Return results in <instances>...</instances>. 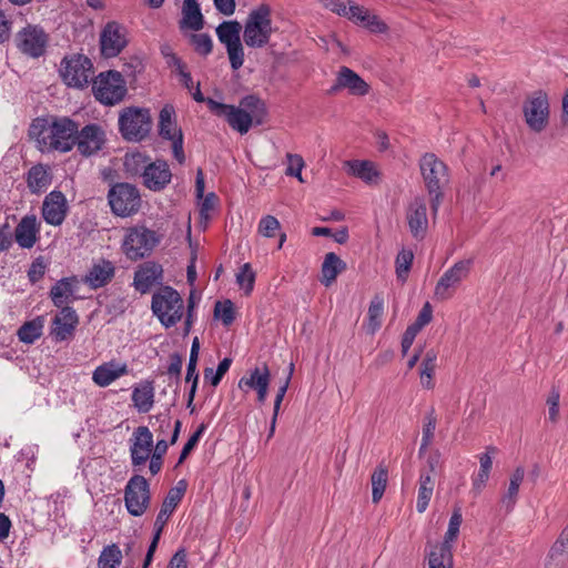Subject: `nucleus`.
<instances>
[{
	"label": "nucleus",
	"mask_w": 568,
	"mask_h": 568,
	"mask_svg": "<svg viewBox=\"0 0 568 568\" xmlns=\"http://www.w3.org/2000/svg\"><path fill=\"white\" fill-rule=\"evenodd\" d=\"M78 122L63 118H37L29 128V136L44 151L69 152L74 146Z\"/></svg>",
	"instance_id": "nucleus-1"
},
{
	"label": "nucleus",
	"mask_w": 568,
	"mask_h": 568,
	"mask_svg": "<svg viewBox=\"0 0 568 568\" xmlns=\"http://www.w3.org/2000/svg\"><path fill=\"white\" fill-rule=\"evenodd\" d=\"M419 170L430 197V209L437 215L444 197L443 187L449 181L448 166L434 153H425L419 160Z\"/></svg>",
	"instance_id": "nucleus-2"
},
{
	"label": "nucleus",
	"mask_w": 568,
	"mask_h": 568,
	"mask_svg": "<svg viewBox=\"0 0 568 568\" xmlns=\"http://www.w3.org/2000/svg\"><path fill=\"white\" fill-rule=\"evenodd\" d=\"M152 124L151 112L148 108L126 106L119 113V132L125 141H143L149 136Z\"/></svg>",
	"instance_id": "nucleus-3"
},
{
	"label": "nucleus",
	"mask_w": 568,
	"mask_h": 568,
	"mask_svg": "<svg viewBox=\"0 0 568 568\" xmlns=\"http://www.w3.org/2000/svg\"><path fill=\"white\" fill-rule=\"evenodd\" d=\"M162 236L145 225H135L125 231L122 241V252L130 261L142 260L154 251Z\"/></svg>",
	"instance_id": "nucleus-4"
},
{
	"label": "nucleus",
	"mask_w": 568,
	"mask_h": 568,
	"mask_svg": "<svg viewBox=\"0 0 568 568\" xmlns=\"http://www.w3.org/2000/svg\"><path fill=\"white\" fill-rule=\"evenodd\" d=\"M151 308L162 325L172 327L182 318L183 300L176 290L162 286L153 294Z\"/></svg>",
	"instance_id": "nucleus-5"
},
{
	"label": "nucleus",
	"mask_w": 568,
	"mask_h": 568,
	"mask_svg": "<svg viewBox=\"0 0 568 568\" xmlns=\"http://www.w3.org/2000/svg\"><path fill=\"white\" fill-rule=\"evenodd\" d=\"M92 92L101 104L115 105L122 102L128 93L126 82L119 71L101 72L93 80Z\"/></svg>",
	"instance_id": "nucleus-6"
},
{
	"label": "nucleus",
	"mask_w": 568,
	"mask_h": 568,
	"mask_svg": "<svg viewBox=\"0 0 568 568\" xmlns=\"http://www.w3.org/2000/svg\"><path fill=\"white\" fill-rule=\"evenodd\" d=\"M108 202L111 212L121 217L135 214L141 206L139 190L130 183H115L108 192Z\"/></svg>",
	"instance_id": "nucleus-7"
},
{
	"label": "nucleus",
	"mask_w": 568,
	"mask_h": 568,
	"mask_svg": "<svg viewBox=\"0 0 568 568\" xmlns=\"http://www.w3.org/2000/svg\"><path fill=\"white\" fill-rule=\"evenodd\" d=\"M525 122L530 131L542 132L549 124L550 105L548 94L538 90L532 92L523 104Z\"/></svg>",
	"instance_id": "nucleus-8"
},
{
	"label": "nucleus",
	"mask_w": 568,
	"mask_h": 568,
	"mask_svg": "<svg viewBox=\"0 0 568 568\" xmlns=\"http://www.w3.org/2000/svg\"><path fill=\"white\" fill-rule=\"evenodd\" d=\"M60 74L68 87L84 88L93 77V64L84 54H72L62 60Z\"/></svg>",
	"instance_id": "nucleus-9"
},
{
	"label": "nucleus",
	"mask_w": 568,
	"mask_h": 568,
	"mask_svg": "<svg viewBox=\"0 0 568 568\" xmlns=\"http://www.w3.org/2000/svg\"><path fill=\"white\" fill-rule=\"evenodd\" d=\"M151 503L149 481L141 475H133L124 488V504L131 516H142Z\"/></svg>",
	"instance_id": "nucleus-10"
},
{
	"label": "nucleus",
	"mask_w": 568,
	"mask_h": 568,
	"mask_svg": "<svg viewBox=\"0 0 568 568\" xmlns=\"http://www.w3.org/2000/svg\"><path fill=\"white\" fill-rule=\"evenodd\" d=\"M159 135L172 142V152L174 159L183 164L185 162V154L183 150V133L178 128L175 120V110L171 104H165L159 114Z\"/></svg>",
	"instance_id": "nucleus-11"
},
{
	"label": "nucleus",
	"mask_w": 568,
	"mask_h": 568,
	"mask_svg": "<svg viewBox=\"0 0 568 568\" xmlns=\"http://www.w3.org/2000/svg\"><path fill=\"white\" fill-rule=\"evenodd\" d=\"M471 264V260H460L449 267L438 280L434 297L440 302L452 298L460 283L468 277Z\"/></svg>",
	"instance_id": "nucleus-12"
},
{
	"label": "nucleus",
	"mask_w": 568,
	"mask_h": 568,
	"mask_svg": "<svg viewBox=\"0 0 568 568\" xmlns=\"http://www.w3.org/2000/svg\"><path fill=\"white\" fill-rule=\"evenodd\" d=\"M206 105L214 115L223 118L233 130L241 134L248 132V112L242 108L248 105V97L241 99L240 106L221 103L214 99H209Z\"/></svg>",
	"instance_id": "nucleus-13"
},
{
	"label": "nucleus",
	"mask_w": 568,
	"mask_h": 568,
	"mask_svg": "<svg viewBox=\"0 0 568 568\" xmlns=\"http://www.w3.org/2000/svg\"><path fill=\"white\" fill-rule=\"evenodd\" d=\"M242 26L237 21H223L216 28L219 40L226 45L231 67L237 70L244 62V51L241 43Z\"/></svg>",
	"instance_id": "nucleus-14"
},
{
	"label": "nucleus",
	"mask_w": 568,
	"mask_h": 568,
	"mask_svg": "<svg viewBox=\"0 0 568 568\" xmlns=\"http://www.w3.org/2000/svg\"><path fill=\"white\" fill-rule=\"evenodd\" d=\"M14 41L23 54L40 58L45 53L49 36L41 27L28 24L16 34Z\"/></svg>",
	"instance_id": "nucleus-15"
},
{
	"label": "nucleus",
	"mask_w": 568,
	"mask_h": 568,
	"mask_svg": "<svg viewBox=\"0 0 568 568\" xmlns=\"http://www.w3.org/2000/svg\"><path fill=\"white\" fill-rule=\"evenodd\" d=\"M74 146L83 156H91L100 152L105 142L106 134L103 128L97 123H90L77 130Z\"/></svg>",
	"instance_id": "nucleus-16"
},
{
	"label": "nucleus",
	"mask_w": 568,
	"mask_h": 568,
	"mask_svg": "<svg viewBox=\"0 0 568 568\" xmlns=\"http://www.w3.org/2000/svg\"><path fill=\"white\" fill-rule=\"evenodd\" d=\"M271 7L262 3L251 11V47L261 48L268 43L273 32Z\"/></svg>",
	"instance_id": "nucleus-17"
},
{
	"label": "nucleus",
	"mask_w": 568,
	"mask_h": 568,
	"mask_svg": "<svg viewBox=\"0 0 568 568\" xmlns=\"http://www.w3.org/2000/svg\"><path fill=\"white\" fill-rule=\"evenodd\" d=\"M126 30L116 21L108 22L100 33V50L104 58L119 55L126 47Z\"/></svg>",
	"instance_id": "nucleus-18"
},
{
	"label": "nucleus",
	"mask_w": 568,
	"mask_h": 568,
	"mask_svg": "<svg viewBox=\"0 0 568 568\" xmlns=\"http://www.w3.org/2000/svg\"><path fill=\"white\" fill-rule=\"evenodd\" d=\"M164 280L163 266L155 261H146L134 272L133 286L141 294L149 293L153 286L162 285Z\"/></svg>",
	"instance_id": "nucleus-19"
},
{
	"label": "nucleus",
	"mask_w": 568,
	"mask_h": 568,
	"mask_svg": "<svg viewBox=\"0 0 568 568\" xmlns=\"http://www.w3.org/2000/svg\"><path fill=\"white\" fill-rule=\"evenodd\" d=\"M345 89L349 94L363 97L369 92V84L348 67H341L327 93L334 95Z\"/></svg>",
	"instance_id": "nucleus-20"
},
{
	"label": "nucleus",
	"mask_w": 568,
	"mask_h": 568,
	"mask_svg": "<svg viewBox=\"0 0 568 568\" xmlns=\"http://www.w3.org/2000/svg\"><path fill=\"white\" fill-rule=\"evenodd\" d=\"M406 221L412 236L422 241L428 231L426 201L423 196L415 197L406 209Z\"/></svg>",
	"instance_id": "nucleus-21"
},
{
	"label": "nucleus",
	"mask_w": 568,
	"mask_h": 568,
	"mask_svg": "<svg viewBox=\"0 0 568 568\" xmlns=\"http://www.w3.org/2000/svg\"><path fill=\"white\" fill-rule=\"evenodd\" d=\"M153 450V434L146 426H139L134 429L130 445L132 466L144 465Z\"/></svg>",
	"instance_id": "nucleus-22"
},
{
	"label": "nucleus",
	"mask_w": 568,
	"mask_h": 568,
	"mask_svg": "<svg viewBox=\"0 0 568 568\" xmlns=\"http://www.w3.org/2000/svg\"><path fill=\"white\" fill-rule=\"evenodd\" d=\"M79 324V317L75 311L70 306H64L52 320L50 335L55 342H63L74 335Z\"/></svg>",
	"instance_id": "nucleus-23"
},
{
	"label": "nucleus",
	"mask_w": 568,
	"mask_h": 568,
	"mask_svg": "<svg viewBox=\"0 0 568 568\" xmlns=\"http://www.w3.org/2000/svg\"><path fill=\"white\" fill-rule=\"evenodd\" d=\"M67 215V200L62 192L52 191L43 201L42 216L50 225H61Z\"/></svg>",
	"instance_id": "nucleus-24"
},
{
	"label": "nucleus",
	"mask_w": 568,
	"mask_h": 568,
	"mask_svg": "<svg viewBox=\"0 0 568 568\" xmlns=\"http://www.w3.org/2000/svg\"><path fill=\"white\" fill-rule=\"evenodd\" d=\"M142 178L149 190L161 191L171 182L172 173L166 161L156 160L148 164Z\"/></svg>",
	"instance_id": "nucleus-25"
},
{
	"label": "nucleus",
	"mask_w": 568,
	"mask_h": 568,
	"mask_svg": "<svg viewBox=\"0 0 568 568\" xmlns=\"http://www.w3.org/2000/svg\"><path fill=\"white\" fill-rule=\"evenodd\" d=\"M40 225L34 214L21 219L14 230V239L22 248H31L39 239Z\"/></svg>",
	"instance_id": "nucleus-26"
},
{
	"label": "nucleus",
	"mask_w": 568,
	"mask_h": 568,
	"mask_svg": "<svg viewBox=\"0 0 568 568\" xmlns=\"http://www.w3.org/2000/svg\"><path fill=\"white\" fill-rule=\"evenodd\" d=\"M115 267L109 260H100L93 264L84 277V283L91 288H100L105 286L114 277Z\"/></svg>",
	"instance_id": "nucleus-27"
},
{
	"label": "nucleus",
	"mask_w": 568,
	"mask_h": 568,
	"mask_svg": "<svg viewBox=\"0 0 568 568\" xmlns=\"http://www.w3.org/2000/svg\"><path fill=\"white\" fill-rule=\"evenodd\" d=\"M568 562V525L550 547L545 568H564Z\"/></svg>",
	"instance_id": "nucleus-28"
},
{
	"label": "nucleus",
	"mask_w": 568,
	"mask_h": 568,
	"mask_svg": "<svg viewBox=\"0 0 568 568\" xmlns=\"http://www.w3.org/2000/svg\"><path fill=\"white\" fill-rule=\"evenodd\" d=\"M126 364L108 362L98 366L92 374V381L100 387H106L119 377L128 374Z\"/></svg>",
	"instance_id": "nucleus-29"
},
{
	"label": "nucleus",
	"mask_w": 568,
	"mask_h": 568,
	"mask_svg": "<svg viewBox=\"0 0 568 568\" xmlns=\"http://www.w3.org/2000/svg\"><path fill=\"white\" fill-rule=\"evenodd\" d=\"M346 268V263L334 252H329L325 255L322 263V278L321 283L326 287L331 286L341 272Z\"/></svg>",
	"instance_id": "nucleus-30"
},
{
	"label": "nucleus",
	"mask_w": 568,
	"mask_h": 568,
	"mask_svg": "<svg viewBox=\"0 0 568 568\" xmlns=\"http://www.w3.org/2000/svg\"><path fill=\"white\" fill-rule=\"evenodd\" d=\"M132 402L140 413H148L154 404V387L150 381H144L133 388Z\"/></svg>",
	"instance_id": "nucleus-31"
},
{
	"label": "nucleus",
	"mask_w": 568,
	"mask_h": 568,
	"mask_svg": "<svg viewBox=\"0 0 568 568\" xmlns=\"http://www.w3.org/2000/svg\"><path fill=\"white\" fill-rule=\"evenodd\" d=\"M199 351H200V342L197 337L193 338L191 352H190V358L187 363L186 368V376L185 382H192L191 389L187 395V407H191L195 397L196 388H197V382H199V374L196 372V364L199 358Z\"/></svg>",
	"instance_id": "nucleus-32"
},
{
	"label": "nucleus",
	"mask_w": 568,
	"mask_h": 568,
	"mask_svg": "<svg viewBox=\"0 0 568 568\" xmlns=\"http://www.w3.org/2000/svg\"><path fill=\"white\" fill-rule=\"evenodd\" d=\"M27 184L31 193L39 194L51 184V175L44 165H33L27 173Z\"/></svg>",
	"instance_id": "nucleus-33"
},
{
	"label": "nucleus",
	"mask_w": 568,
	"mask_h": 568,
	"mask_svg": "<svg viewBox=\"0 0 568 568\" xmlns=\"http://www.w3.org/2000/svg\"><path fill=\"white\" fill-rule=\"evenodd\" d=\"M181 501V490L170 489L156 516L154 528L163 529L170 516Z\"/></svg>",
	"instance_id": "nucleus-34"
},
{
	"label": "nucleus",
	"mask_w": 568,
	"mask_h": 568,
	"mask_svg": "<svg viewBox=\"0 0 568 568\" xmlns=\"http://www.w3.org/2000/svg\"><path fill=\"white\" fill-rule=\"evenodd\" d=\"M435 488V478L432 474L422 473L418 481V495L416 509L423 514L426 511Z\"/></svg>",
	"instance_id": "nucleus-35"
},
{
	"label": "nucleus",
	"mask_w": 568,
	"mask_h": 568,
	"mask_svg": "<svg viewBox=\"0 0 568 568\" xmlns=\"http://www.w3.org/2000/svg\"><path fill=\"white\" fill-rule=\"evenodd\" d=\"M348 166V173L363 180L365 183L372 184L378 178V171L371 161L353 160L345 163Z\"/></svg>",
	"instance_id": "nucleus-36"
},
{
	"label": "nucleus",
	"mask_w": 568,
	"mask_h": 568,
	"mask_svg": "<svg viewBox=\"0 0 568 568\" xmlns=\"http://www.w3.org/2000/svg\"><path fill=\"white\" fill-rule=\"evenodd\" d=\"M428 568H453L452 546L435 545L428 555Z\"/></svg>",
	"instance_id": "nucleus-37"
},
{
	"label": "nucleus",
	"mask_w": 568,
	"mask_h": 568,
	"mask_svg": "<svg viewBox=\"0 0 568 568\" xmlns=\"http://www.w3.org/2000/svg\"><path fill=\"white\" fill-rule=\"evenodd\" d=\"M43 326V316H37L31 321L24 322L18 329L17 335L21 342L32 344L42 335Z\"/></svg>",
	"instance_id": "nucleus-38"
},
{
	"label": "nucleus",
	"mask_w": 568,
	"mask_h": 568,
	"mask_svg": "<svg viewBox=\"0 0 568 568\" xmlns=\"http://www.w3.org/2000/svg\"><path fill=\"white\" fill-rule=\"evenodd\" d=\"M182 22L194 31L203 28L204 20L196 0H184Z\"/></svg>",
	"instance_id": "nucleus-39"
},
{
	"label": "nucleus",
	"mask_w": 568,
	"mask_h": 568,
	"mask_svg": "<svg viewBox=\"0 0 568 568\" xmlns=\"http://www.w3.org/2000/svg\"><path fill=\"white\" fill-rule=\"evenodd\" d=\"M150 163V159L141 152L126 153L124 156V171L130 176L144 174V171Z\"/></svg>",
	"instance_id": "nucleus-40"
},
{
	"label": "nucleus",
	"mask_w": 568,
	"mask_h": 568,
	"mask_svg": "<svg viewBox=\"0 0 568 568\" xmlns=\"http://www.w3.org/2000/svg\"><path fill=\"white\" fill-rule=\"evenodd\" d=\"M384 313V300L379 295H375L368 306L367 312V332L376 333L382 325Z\"/></svg>",
	"instance_id": "nucleus-41"
},
{
	"label": "nucleus",
	"mask_w": 568,
	"mask_h": 568,
	"mask_svg": "<svg viewBox=\"0 0 568 568\" xmlns=\"http://www.w3.org/2000/svg\"><path fill=\"white\" fill-rule=\"evenodd\" d=\"M268 383L270 372L265 365L263 367H256L251 372V388L257 392V400L261 403L266 398Z\"/></svg>",
	"instance_id": "nucleus-42"
},
{
	"label": "nucleus",
	"mask_w": 568,
	"mask_h": 568,
	"mask_svg": "<svg viewBox=\"0 0 568 568\" xmlns=\"http://www.w3.org/2000/svg\"><path fill=\"white\" fill-rule=\"evenodd\" d=\"M437 354L434 349L426 353L419 371L420 384L426 389L434 387L433 376L436 368Z\"/></svg>",
	"instance_id": "nucleus-43"
},
{
	"label": "nucleus",
	"mask_w": 568,
	"mask_h": 568,
	"mask_svg": "<svg viewBox=\"0 0 568 568\" xmlns=\"http://www.w3.org/2000/svg\"><path fill=\"white\" fill-rule=\"evenodd\" d=\"M122 551L116 544L108 545L98 559L99 568H119L122 562Z\"/></svg>",
	"instance_id": "nucleus-44"
},
{
	"label": "nucleus",
	"mask_w": 568,
	"mask_h": 568,
	"mask_svg": "<svg viewBox=\"0 0 568 568\" xmlns=\"http://www.w3.org/2000/svg\"><path fill=\"white\" fill-rule=\"evenodd\" d=\"M270 122L266 103L257 97L251 95V129L264 126Z\"/></svg>",
	"instance_id": "nucleus-45"
},
{
	"label": "nucleus",
	"mask_w": 568,
	"mask_h": 568,
	"mask_svg": "<svg viewBox=\"0 0 568 568\" xmlns=\"http://www.w3.org/2000/svg\"><path fill=\"white\" fill-rule=\"evenodd\" d=\"M388 479L387 469L384 466H378L372 474V500L374 504H377L386 489Z\"/></svg>",
	"instance_id": "nucleus-46"
},
{
	"label": "nucleus",
	"mask_w": 568,
	"mask_h": 568,
	"mask_svg": "<svg viewBox=\"0 0 568 568\" xmlns=\"http://www.w3.org/2000/svg\"><path fill=\"white\" fill-rule=\"evenodd\" d=\"M73 294L71 283L67 278L60 280L50 291V296L57 307H64L69 297Z\"/></svg>",
	"instance_id": "nucleus-47"
},
{
	"label": "nucleus",
	"mask_w": 568,
	"mask_h": 568,
	"mask_svg": "<svg viewBox=\"0 0 568 568\" xmlns=\"http://www.w3.org/2000/svg\"><path fill=\"white\" fill-rule=\"evenodd\" d=\"M437 425V418L435 410L432 408L424 416L423 437L419 447V455H423L434 440L435 429Z\"/></svg>",
	"instance_id": "nucleus-48"
},
{
	"label": "nucleus",
	"mask_w": 568,
	"mask_h": 568,
	"mask_svg": "<svg viewBox=\"0 0 568 568\" xmlns=\"http://www.w3.org/2000/svg\"><path fill=\"white\" fill-rule=\"evenodd\" d=\"M414 260V253L412 250L403 248L396 256L395 268L397 278L402 282L407 280L409 270Z\"/></svg>",
	"instance_id": "nucleus-49"
},
{
	"label": "nucleus",
	"mask_w": 568,
	"mask_h": 568,
	"mask_svg": "<svg viewBox=\"0 0 568 568\" xmlns=\"http://www.w3.org/2000/svg\"><path fill=\"white\" fill-rule=\"evenodd\" d=\"M525 477V469L523 467H517L515 471L513 473L508 486L507 493L503 497V501L507 503L508 506L513 507L516 503V498L519 491V487L524 480Z\"/></svg>",
	"instance_id": "nucleus-50"
},
{
	"label": "nucleus",
	"mask_w": 568,
	"mask_h": 568,
	"mask_svg": "<svg viewBox=\"0 0 568 568\" xmlns=\"http://www.w3.org/2000/svg\"><path fill=\"white\" fill-rule=\"evenodd\" d=\"M322 6L332 11L333 13H336L339 17L351 19V10L353 7H355V2L349 0H320Z\"/></svg>",
	"instance_id": "nucleus-51"
},
{
	"label": "nucleus",
	"mask_w": 568,
	"mask_h": 568,
	"mask_svg": "<svg viewBox=\"0 0 568 568\" xmlns=\"http://www.w3.org/2000/svg\"><path fill=\"white\" fill-rule=\"evenodd\" d=\"M214 317L221 320L224 326H229L235 318L234 305L230 300L217 301L214 306Z\"/></svg>",
	"instance_id": "nucleus-52"
},
{
	"label": "nucleus",
	"mask_w": 568,
	"mask_h": 568,
	"mask_svg": "<svg viewBox=\"0 0 568 568\" xmlns=\"http://www.w3.org/2000/svg\"><path fill=\"white\" fill-rule=\"evenodd\" d=\"M463 521V515L462 509L459 507L455 508L452 517L449 519L448 529L445 534V540L442 544L450 545L453 542L459 532V528Z\"/></svg>",
	"instance_id": "nucleus-53"
},
{
	"label": "nucleus",
	"mask_w": 568,
	"mask_h": 568,
	"mask_svg": "<svg viewBox=\"0 0 568 568\" xmlns=\"http://www.w3.org/2000/svg\"><path fill=\"white\" fill-rule=\"evenodd\" d=\"M287 168L285 174L288 176H295L300 182H304L302 178V170L305 165L303 158L300 154H286Z\"/></svg>",
	"instance_id": "nucleus-54"
},
{
	"label": "nucleus",
	"mask_w": 568,
	"mask_h": 568,
	"mask_svg": "<svg viewBox=\"0 0 568 568\" xmlns=\"http://www.w3.org/2000/svg\"><path fill=\"white\" fill-rule=\"evenodd\" d=\"M280 229L278 220L273 215H266L261 219L257 225V233L264 237H273Z\"/></svg>",
	"instance_id": "nucleus-55"
},
{
	"label": "nucleus",
	"mask_w": 568,
	"mask_h": 568,
	"mask_svg": "<svg viewBox=\"0 0 568 568\" xmlns=\"http://www.w3.org/2000/svg\"><path fill=\"white\" fill-rule=\"evenodd\" d=\"M191 43L194 47V50L202 55H207L212 52L213 43L207 33L192 34Z\"/></svg>",
	"instance_id": "nucleus-56"
},
{
	"label": "nucleus",
	"mask_w": 568,
	"mask_h": 568,
	"mask_svg": "<svg viewBox=\"0 0 568 568\" xmlns=\"http://www.w3.org/2000/svg\"><path fill=\"white\" fill-rule=\"evenodd\" d=\"M205 429H206V425L201 424L197 427V429L190 436V438L185 443L184 447L182 448V452H181L179 460H178V465H181L186 459V457L190 455V453L193 450V448L199 443V440L202 437Z\"/></svg>",
	"instance_id": "nucleus-57"
},
{
	"label": "nucleus",
	"mask_w": 568,
	"mask_h": 568,
	"mask_svg": "<svg viewBox=\"0 0 568 568\" xmlns=\"http://www.w3.org/2000/svg\"><path fill=\"white\" fill-rule=\"evenodd\" d=\"M349 12H351L349 20L356 24L364 27V28L367 26L371 18L374 16V13H372L368 9H366L365 7L359 6L357 3L355 4V7H353V9Z\"/></svg>",
	"instance_id": "nucleus-58"
},
{
	"label": "nucleus",
	"mask_w": 568,
	"mask_h": 568,
	"mask_svg": "<svg viewBox=\"0 0 568 568\" xmlns=\"http://www.w3.org/2000/svg\"><path fill=\"white\" fill-rule=\"evenodd\" d=\"M47 264L44 262V258L42 256H39L34 258V261L31 263L30 268L28 271V277L31 283L39 282L45 273Z\"/></svg>",
	"instance_id": "nucleus-59"
},
{
	"label": "nucleus",
	"mask_w": 568,
	"mask_h": 568,
	"mask_svg": "<svg viewBox=\"0 0 568 568\" xmlns=\"http://www.w3.org/2000/svg\"><path fill=\"white\" fill-rule=\"evenodd\" d=\"M433 318V310L428 302L424 304L422 310L419 311V314L415 322L410 324V326L415 327L417 331H422L424 326H426L428 323H430Z\"/></svg>",
	"instance_id": "nucleus-60"
},
{
	"label": "nucleus",
	"mask_w": 568,
	"mask_h": 568,
	"mask_svg": "<svg viewBox=\"0 0 568 568\" xmlns=\"http://www.w3.org/2000/svg\"><path fill=\"white\" fill-rule=\"evenodd\" d=\"M288 381H290V377H287L286 382L284 383V385H282L278 390H277V394L275 396V400H274V412H273V417H272V422H271V429H270V436L273 435L274 430H275V423H276V418H277V415H278V410H280V407H281V404L283 402V398L285 396V393L287 390V386H288Z\"/></svg>",
	"instance_id": "nucleus-61"
},
{
	"label": "nucleus",
	"mask_w": 568,
	"mask_h": 568,
	"mask_svg": "<svg viewBox=\"0 0 568 568\" xmlns=\"http://www.w3.org/2000/svg\"><path fill=\"white\" fill-rule=\"evenodd\" d=\"M559 400H560V394L559 390L552 388L548 398H547V405L549 407V419L552 423H556L558 420L559 416Z\"/></svg>",
	"instance_id": "nucleus-62"
},
{
	"label": "nucleus",
	"mask_w": 568,
	"mask_h": 568,
	"mask_svg": "<svg viewBox=\"0 0 568 568\" xmlns=\"http://www.w3.org/2000/svg\"><path fill=\"white\" fill-rule=\"evenodd\" d=\"M154 419L155 423L158 424L155 432L158 433L159 436H162V438H164L172 426V419L170 414H159L154 416Z\"/></svg>",
	"instance_id": "nucleus-63"
},
{
	"label": "nucleus",
	"mask_w": 568,
	"mask_h": 568,
	"mask_svg": "<svg viewBox=\"0 0 568 568\" xmlns=\"http://www.w3.org/2000/svg\"><path fill=\"white\" fill-rule=\"evenodd\" d=\"M186 551L179 549L170 559L168 568H186Z\"/></svg>",
	"instance_id": "nucleus-64"
}]
</instances>
